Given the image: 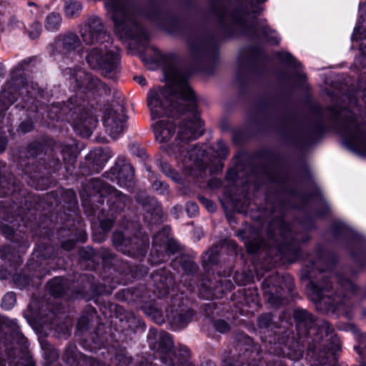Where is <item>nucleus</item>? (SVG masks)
<instances>
[{
    "label": "nucleus",
    "mask_w": 366,
    "mask_h": 366,
    "mask_svg": "<svg viewBox=\"0 0 366 366\" xmlns=\"http://www.w3.org/2000/svg\"><path fill=\"white\" fill-rule=\"evenodd\" d=\"M159 167L162 172L164 173L167 176L170 177L173 179L174 178L175 172L168 163L164 162H160Z\"/></svg>",
    "instance_id": "nucleus-63"
},
{
    "label": "nucleus",
    "mask_w": 366,
    "mask_h": 366,
    "mask_svg": "<svg viewBox=\"0 0 366 366\" xmlns=\"http://www.w3.org/2000/svg\"><path fill=\"white\" fill-rule=\"evenodd\" d=\"M110 45L107 44L88 49L86 61L92 69L101 70L105 77L114 79L119 72L120 56L119 49Z\"/></svg>",
    "instance_id": "nucleus-13"
},
{
    "label": "nucleus",
    "mask_w": 366,
    "mask_h": 366,
    "mask_svg": "<svg viewBox=\"0 0 366 366\" xmlns=\"http://www.w3.org/2000/svg\"><path fill=\"white\" fill-rule=\"evenodd\" d=\"M79 256L81 259L86 261H94L95 252L89 247H81L79 249Z\"/></svg>",
    "instance_id": "nucleus-54"
},
{
    "label": "nucleus",
    "mask_w": 366,
    "mask_h": 366,
    "mask_svg": "<svg viewBox=\"0 0 366 366\" xmlns=\"http://www.w3.org/2000/svg\"><path fill=\"white\" fill-rule=\"evenodd\" d=\"M54 150L60 152L63 157V160L66 165L67 171L71 170L76 159V148L73 144H64L62 142L55 143Z\"/></svg>",
    "instance_id": "nucleus-32"
},
{
    "label": "nucleus",
    "mask_w": 366,
    "mask_h": 366,
    "mask_svg": "<svg viewBox=\"0 0 366 366\" xmlns=\"http://www.w3.org/2000/svg\"><path fill=\"white\" fill-rule=\"evenodd\" d=\"M202 122L199 112L194 113L189 119H184L179 126V131L174 142L169 147L167 153L182 162L188 167L202 165L205 149L197 144H189L190 141L197 139L203 134Z\"/></svg>",
    "instance_id": "nucleus-7"
},
{
    "label": "nucleus",
    "mask_w": 366,
    "mask_h": 366,
    "mask_svg": "<svg viewBox=\"0 0 366 366\" xmlns=\"http://www.w3.org/2000/svg\"><path fill=\"white\" fill-rule=\"evenodd\" d=\"M124 319L127 324V327L132 330H135L142 325L140 320L137 319L132 312H127L124 316Z\"/></svg>",
    "instance_id": "nucleus-50"
},
{
    "label": "nucleus",
    "mask_w": 366,
    "mask_h": 366,
    "mask_svg": "<svg viewBox=\"0 0 366 366\" xmlns=\"http://www.w3.org/2000/svg\"><path fill=\"white\" fill-rule=\"evenodd\" d=\"M97 167H99L98 164L92 161L91 158L89 157V155H87L85 162L81 167V172L85 176L99 173L102 169L99 168L97 169Z\"/></svg>",
    "instance_id": "nucleus-43"
},
{
    "label": "nucleus",
    "mask_w": 366,
    "mask_h": 366,
    "mask_svg": "<svg viewBox=\"0 0 366 366\" xmlns=\"http://www.w3.org/2000/svg\"><path fill=\"white\" fill-rule=\"evenodd\" d=\"M80 280L82 285L76 291L75 295L70 291L68 280L59 277L50 280L48 282V288L49 292L54 297L66 296V298H74L80 296L86 300L100 295L104 291V287L102 285H95L87 274L81 275Z\"/></svg>",
    "instance_id": "nucleus-15"
},
{
    "label": "nucleus",
    "mask_w": 366,
    "mask_h": 366,
    "mask_svg": "<svg viewBox=\"0 0 366 366\" xmlns=\"http://www.w3.org/2000/svg\"><path fill=\"white\" fill-rule=\"evenodd\" d=\"M1 231L5 237L9 240H13L14 239V229L6 224H2L1 226Z\"/></svg>",
    "instance_id": "nucleus-62"
},
{
    "label": "nucleus",
    "mask_w": 366,
    "mask_h": 366,
    "mask_svg": "<svg viewBox=\"0 0 366 366\" xmlns=\"http://www.w3.org/2000/svg\"><path fill=\"white\" fill-rule=\"evenodd\" d=\"M152 187L153 190L157 192L159 194L164 195L168 193L169 185L164 182L155 180L152 183Z\"/></svg>",
    "instance_id": "nucleus-60"
},
{
    "label": "nucleus",
    "mask_w": 366,
    "mask_h": 366,
    "mask_svg": "<svg viewBox=\"0 0 366 366\" xmlns=\"http://www.w3.org/2000/svg\"><path fill=\"white\" fill-rule=\"evenodd\" d=\"M162 59L167 85L153 88L148 93L147 104L152 118L177 117L188 113L187 119H189L198 112L194 94L187 82L189 71L174 54L163 55Z\"/></svg>",
    "instance_id": "nucleus-3"
},
{
    "label": "nucleus",
    "mask_w": 366,
    "mask_h": 366,
    "mask_svg": "<svg viewBox=\"0 0 366 366\" xmlns=\"http://www.w3.org/2000/svg\"><path fill=\"white\" fill-rule=\"evenodd\" d=\"M82 9L80 2L75 0L66 1L64 5V12L67 17L72 18L79 15Z\"/></svg>",
    "instance_id": "nucleus-42"
},
{
    "label": "nucleus",
    "mask_w": 366,
    "mask_h": 366,
    "mask_svg": "<svg viewBox=\"0 0 366 366\" xmlns=\"http://www.w3.org/2000/svg\"><path fill=\"white\" fill-rule=\"evenodd\" d=\"M34 121L30 117H27L26 119L22 121L18 127V132H20L23 134H26L30 132L34 129Z\"/></svg>",
    "instance_id": "nucleus-59"
},
{
    "label": "nucleus",
    "mask_w": 366,
    "mask_h": 366,
    "mask_svg": "<svg viewBox=\"0 0 366 366\" xmlns=\"http://www.w3.org/2000/svg\"><path fill=\"white\" fill-rule=\"evenodd\" d=\"M213 326L215 330L220 333H227L231 329L230 325L227 321L222 319L214 320Z\"/></svg>",
    "instance_id": "nucleus-58"
},
{
    "label": "nucleus",
    "mask_w": 366,
    "mask_h": 366,
    "mask_svg": "<svg viewBox=\"0 0 366 366\" xmlns=\"http://www.w3.org/2000/svg\"><path fill=\"white\" fill-rule=\"evenodd\" d=\"M226 244L225 241H222L214 244L207 251L202 254V266L206 267L211 264L214 265L218 263V258L220 249Z\"/></svg>",
    "instance_id": "nucleus-34"
},
{
    "label": "nucleus",
    "mask_w": 366,
    "mask_h": 366,
    "mask_svg": "<svg viewBox=\"0 0 366 366\" xmlns=\"http://www.w3.org/2000/svg\"><path fill=\"white\" fill-rule=\"evenodd\" d=\"M274 325L275 323L270 312L262 313L257 317V326L261 329H268Z\"/></svg>",
    "instance_id": "nucleus-48"
},
{
    "label": "nucleus",
    "mask_w": 366,
    "mask_h": 366,
    "mask_svg": "<svg viewBox=\"0 0 366 366\" xmlns=\"http://www.w3.org/2000/svg\"><path fill=\"white\" fill-rule=\"evenodd\" d=\"M250 174L245 177L246 183L257 185L267 182L276 184L274 194L268 192L266 196L267 209L274 215L268 222L264 230H262L253 239L249 237L253 226L247 229L237 232V236L245 241V245L249 253H255L261 247L268 244L277 247V250L286 257L289 261H295L300 255V242L310 239L305 232L313 227V223L309 220L302 224L304 231H296L295 224L292 227L282 219L284 212L289 207H300L307 200L305 195L290 188L287 176L282 171L262 167L250 168Z\"/></svg>",
    "instance_id": "nucleus-1"
},
{
    "label": "nucleus",
    "mask_w": 366,
    "mask_h": 366,
    "mask_svg": "<svg viewBox=\"0 0 366 366\" xmlns=\"http://www.w3.org/2000/svg\"><path fill=\"white\" fill-rule=\"evenodd\" d=\"M326 259L325 250L318 247L315 257L308 256L305 260L300 272V280L307 282V287L317 310L327 315L337 312L351 318L352 297L357 289L344 275H334L328 271L333 263L326 262Z\"/></svg>",
    "instance_id": "nucleus-2"
},
{
    "label": "nucleus",
    "mask_w": 366,
    "mask_h": 366,
    "mask_svg": "<svg viewBox=\"0 0 366 366\" xmlns=\"http://www.w3.org/2000/svg\"><path fill=\"white\" fill-rule=\"evenodd\" d=\"M145 314L151 317L157 324H161L164 322L162 312L153 306L146 307Z\"/></svg>",
    "instance_id": "nucleus-51"
},
{
    "label": "nucleus",
    "mask_w": 366,
    "mask_h": 366,
    "mask_svg": "<svg viewBox=\"0 0 366 366\" xmlns=\"http://www.w3.org/2000/svg\"><path fill=\"white\" fill-rule=\"evenodd\" d=\"M61 199L64 204V207L69 211H74L78 204L76 193L72 189L65 190L61 194Z\"/></svg>",
    "instance_id": "nucleus-40"
},
{
    "label": "nucleus",
    "mask_w": 366,
    "mask_h": 366,
    "mask_svg": "<svg viewBox=\"0 0 366 366\" xmlns=\"http://www.w3.org/2000/svg\"><path fill=\"white\" fill-rule=\"evenodd\" d=\"M84 354L77 352L76 346L69 343L64 351L62 360L69 366H80V356Z\"/></svg>",
    "instance_id": "nucleus-36"
},
{
    "label": "nucleus",
    "mask_w": 366,
    "mask_h": 366,
    "mask_svg": "<svg viewBox=\"0 0 366 366\" xmlns=\"http://www.w3.org/2000/svg\"><path fill=\"white\" fill-rule=\"evenodd\" d=\"M26 341L15 322L0 317V366H6L3 350L9 358H15L19 350L16 345H24Z\"/></svg>",
    "instance_id": "nucleus-16"
},
{
    "label": "nucleus",
    "mask_w": 366,
    "mask_h": 366,
    "mask_svg": "<svg viewBox=\"0 0 366 366\" xmlns=\"http://www.w3.org/2000/svg\"><path fill=\"white\" fill-rule=\"evenodd\" d=\"M171 228L169 227H164L154 236V244L162 246L164 245L170 237Z\"/></svg>",
    "instance_id": "nucleus-45"
},
{
    "label": "nucleus",
    "mask_w": 366,
    "mask_h": 366,
    "mask_svg": "<svg viewBox=\"0 0 366 366\" xmlns=\"http://www.w3.org/2000/svg\"><path fill=\"white\" fill-rule=\"evenodd\" d=\"M252 121L304 144L312 143L324 130L321 117L304 127H295L292 121L281 112L280 99L275 96L264 97L258 101L252 110Z\"/></svg>",
    "instance_id": "nucleus-5"
},
{
    "label": "nucleus",
    "mask_w": 366,
    "mask_h": 366,
    "mask_svg": "<svg viewBox=\"0 0 366 366\" xmlns=\"http://www.w3.org/2000/svg\"><path fill=\"white\" fill-rule=\"evenodd\" d=\"M20 70H14L11 74V79L4 86L0 94V110H7L17 99L18 96L32 97L34 91Z\"/></svg>",
    "instance_id": "nucleus-18"
},
{
    "label": "nucleus",
    "mask_w": 366,
    "mask_h": 366,
    "mask_svg": "<svg viewBox=\"0 0 366 366\" xmlns=\"http://www.w3.org/2000/svg\"><path fill=\"white\" fill-rule=\"evenodd\" d=\"M87 187L86 195L81 194L84 212L87 216L97 217L101 228L107 232L114 227L116 216L131 203V199L100 179H91Z\"/></svg>",
    "instance_id": "nucleus-6"
},
{
    "label": "nucleus",
    "mask_w": 366,
    "mask_h": 366,
    "mask_svg": "<svg viewBox=\"0 0 366 366\" xmlns=\"http://www.w3.org/2000/svg\"><path fill=\"white\" fill-rule=\"evenodd\" d=\"M332 119L347 146L353 151L366 154V124H359L355 114L347 109L337 112L332 109Z\"/></svg>",
    "instance_id": "nucleus-11"
},
{
    "label": "nucleus",
    "mask_w": 366,
    "mask_h": 366,
    "mask_svg": "<svg viewBox=\"0 0 366 366\" xmlns=\"http://www.w3.org/2000/svg\"><path fill=\"white\" fill-rule=\"evenodd\" d=\"M18 186L16 179L6 164L0 162V196L11 194L14 189Z\"/></svg>",
    "instance_id": "nucleus-30"
},
{
    "label": "nucleus",
    "mask_w": 366,
    "mask_h": 366,
    "mask_svg": "<svg viewBox=\"0 0 366 366\" xmlns=\"http://www.w3.org/2000/svg\"><path fill=\"white\" fill-rule=\"evenodd\" d=\"M92 320L89 315H83L78 320L76 324V330L81 334L86 332L89 327Z\"/></svg>",
    "instance_id": "nucleus-56"
},
{
    "label": "nucleus",
    "mask_w": 366,
    "mask_h": 366,
    "mask_svg": "<svg viewBox=\"0 0 366 366\" xmlns=\"http://www.w3.org/2000/svg\"><path fill=\"white\" fill-rule=\"evenodd\" d=\"M87 105L85 99L71 97L61 105L51 104L47 112V117L53 121L66 120L72 124L79 135L89 137L97 120Z\"/></svg>",
    "instance_id": "nucleus-8"
},
{
    "label": "nucleus",
    "mask_w": 366,
    "mask_h": 366,
    "mask_svg": "<svg viewBox=\"0 0 366 366\" xmlns=\"http://www.w3.org/2000/svg\"><path fill=\"white\" fill-rule=\"evenodd\" d=\"M103 176L111 181L117 180L122 187L132 188L134 186V167L129 163L119 159L109 172H104Z\"/></svg>",
    "instance_id": "nucleus-23"
},
{
    "label": "nucleus",
    "mask_w": 366,
    "mask_h": 366,
    "mask_svg": "<svg viewBox=\"0 0 366 366\" xmlns=\"http://www.w3.org/2000/svg\"><path fill=\"white\" fill-rule=\"evenodd\" d=\"M262 66L261 54L257 47H252L242 51L239 57V75L253 74Z\"/></svg>",
    "instance_id": "nucleus-27"
},
{
    "label": "nucleus",
    "mask_w": 366,
    "mask_h": 366,
    "mask_svg": "<svg viewBox=\"0 0 366 366\" xmlns=\"http://www.w3.org/2000/svg\"><path fill=\"white\" fill-rule=\"evenodd\" d=\"M165 251L169 254H173L180 250V245L173 239L170 238L164 244Z\"/></svg>",
    "instance_id": "nucleus-61"
},
{
    "label": "nucleus",
    "mask_w": 366,
    "mask_h": 366,
    "mask_svg": "<svg viewBox=\"0 0 366 366\" xmlns=\"http://www.w3.org/2000/svg\"><path fill=\"white\" fill-rule=\"evenodd\" d=\"M138 232V224L127 222L113 233V244L118 250L127 255L143 254L148 243L139 236Z\"/></svg>",
    "instance_id": "nucleus-14"
},
{
    "label": "nucleus",
    "mask_w": 366,
    "mask_h": 366,
    "mask_svg": "<svg viewBox=\"0 0 366 366\" xmlns=\"http://www.w3.org/2000/svg\"><path fill=\"white\" fill-rule=\"evenodd\" d=\"M303 352L304 350L302 346L300 345L299 342L293 341L292 345H290L288 347V351L287 353L290 359L293 360H297L302 357Z\"/></svg>",
    "instance_id": "nucleus-47"
},
{
    "label": "nucleus",
    "mask_w": 366,
    "mask_h": 366,
    "mask_svg": "<svg viewBox=\"0 0 366 366\" xmlns=\"http://www.w3.org/2000/svg\"><path fill=\"white\" fill-rule=\"evenodd\" d=\"M16 302V295L14 292L6 293L1 302V307L5 310H9L11 308Z\"/></svg>",
    "instance_id": "nucleus-57"
},
{
    "label": "nucleus",
    "mask_w": 366,
    "mask_h": 366,
    "mask_svg": "<svg viewBox=\"0 0 366 366\" xmlns=\"http://www.w3.org/2000/svg\"><path fill=\"white\" fill-rule=\"evenodd\" d=\"M75 86L83 93L97 96H109L111 88L93 74L85 70H78L74 74Z\"/></svg>",
    "instance_id": "nucleus-20"
},
{
    "label": "nucleus",
    "mask_w": 366,
    "mask_h": 366,
    "mask_svg": "<svg viewBox=\"0 0 366 366\" xmlns=\"http://www.w3.org/2000/svg\"><path fill=\"white\" fill-rule=\"evenodd\" d=\"M277 56L283 63H285L290 66H293L296 69H298L300 64L297 62L295 58L290 53L280 52Z\"/></svg>",
    "instance_id": "nucleus-55"
},
{
    "label": "nucleus",
    "mask_w": 366,
    "mask_h": 366,
    "mask_svg": "<svg viewBox=\"0 0 366 366\" xmlns=\"http://www.w3.org/2000/svg\"><path fill=\"white\" fill-rule=\"evenodd\" d=\"M198 199L200 202V203H202L209 212H212L215 211L216 207L214 203L212 200L203 196H198Z\"/></svg>",
    "instance_id": "nucleus-64"
},
{
    "label": "nucleus",
    "mask_w": 366,
    "mask_h": 366,
    "mask_svg": "<svg viewBox=\"0 0 366 366\" xmlns=\"http://www.w3.org/2000/svg\"><path fill=\"white\" fill-rule=\"evenodd\" d=\"M187 41L195 64L205 71L211 72L217 61L216 37L205 31L198 30L192 31Z\"/></svg>",
    "instance_id": "nucleus-10"
},
{
    "label": "nucleus",
    "mask_w": 366,
    "mask_h": 366,
    "mask_svg": "<svg viewBox=\"0 0 366 366\" xmlns=\"http://www.w3.org/2000/svg\"><path fill=\"white\" fill-rule=\"evenodd\" d=\"M180 264L184 272L189 275H194L199 269L197 263L187 257H182Z\"/></svg>",
    "instance_id": "nucleus-44"
},
{
    "label": "nucleus",
    "mask_w": 366,
    "mask_h": 366,
    "mask_svg": "<svg viewBox=\"0 0 366 366\" xmlns=\"http://www.w3.org/2000/svg\"><path fill=\"white\" fill-rule=\"evenodd\" d=\"M79 33L82 41L87 45L100 47L112 44L109 32L102 19L97 16H90L80 24Z\"/></svg>",
    "instance_id": "nucleus-19"
},
{
    "label": "nucleus",
    "mask_w": 366,
    "mask_h": 366,
    "mask_svg": "<svg viewBox=\"0 0 366 366\" xmlns=\"http://www.w3.org/2000/svg\"><path fill=\"white\" fill-rule=\"evenodd\" d=\"M332 231L336 238H357L355 232L341 222H335L332 226Z\"/></svg>",
    "instance_id": "nucleus-37"
},
{
    "label": "nucleus",
    "mask_w": 366,
    "mask_h": 366,
    "mask_svg": "<svg viewBox=\"0 0 366 366\" xmlns=\"http://www.w3.org/2000/svg\"><path fill=\"white\" fill-rule=\"evenodd\" d=\"M262 285L272 307H279L286 303L285 289L292 297L294 296V279L290 274L280 276L277 273L272 274L262 282Z\"/></svg>",
    "instance_id": "nucleus-17"
},
{
    "label": "nucleus",
    "mask_w": 366,
    "mask_h": 366,
    "mask_svg": "<svg viewBox=\"0 0 366 366\" xmlns=\"http://www.w3.org/2000/svg\"><path fill=\"white\" fill-rule=\"evenodd\" d=\"M216 152L220 160L227 159L229 151L227 144L223 140L219 139L217 142Z\"/></svg>",
    "instance_id": "nucleus-52"
},
{
    "label": "nucleus",
    "mask_w": 366,
    "mask_h": 366,
    "mask_svg": "<svg viewBox=\"0 0 366 366\" xmlns=\"http://www.w3.org/2000/svg\"><path fill=\"white\" fill-rule=\"evenodd\" d=\"M44 145L36 141L28 144L26 150V157L29 162L25 164L24 171L26 174L33 177H39L43 173V169L46 168L44 163H41V159H36L43 152Z\"/></svg>",
    "instance_id": "nucleus-25"
},
{
    "label": "nucleus",
    "mask_w": 366,
    "mask_h": 366,
    "mask_svg": "<svg viewBox=\"0 0 366 366\" xmlns=\"http://www.w3.org/2000/svg\"><path fill=\"white\" fill-rule=\"evenodd\" d=\"M195 315L196 312L193 309L174 303L167 310V316L172 328L177 330L187 327Z\"/></svg>",
    "instance_id": "nucleus-24"
},
{
    "label": "nucleus",
    "mask_w": 366,
    "mask_h": 366,
    "mask_svg": "<svg viewBox=\"0 0 366 366\" xmlns=\"http://www.w3.org/2000/svg\"><path fill=\"white\" fill-rule=\"evenodd\" d=\"M150 277L155 288L154 292L159 298L166 297L169 293L170 288L174 285L172 272L165 268L154 271Z\"/></svg>",
    "instance_id": "nucleus-28"
},
{
    "label": "nucleus",
    "mask_w": 366,
    "mask_h": 366,
    "mask_svg": "<svg viewBox=\"0 0 366 366\" xmlns=\"http://www.w3.org/2000/svg\"><path fill=\"white\" fill-rule=\"evenodd\" d=\"M91 158L99 166V169H103L105 163L112 157V152L109 148H97L88 154Z\"/></svg>",
    "instance_id": "nucleus-35"
},
{
    "label": "nucleus",
    "mask_w": 366,
    "mask_h": 366,
    "mask_svg": "<svg viewBox=\"0 0 366 366\" xmlns=\"http://www.w3.org/2000/svg\"><path fill=\"white\" fill-rule=\"evenodd\" d=\"M135 201L142 207L147 214V217L150 216L154 222H157L162 219V210L156 198L149 196L145 192L139 191L135 196Z\"/></svg>",
    "instance_id": "nucleus-29"
},
{
    "label": "nucleus",
    "mask_w": 366,
    "mask_h": 366,
    "mask_svg": "<svg viewBox=\"0 0 366 366\" xmlns=\"http://www.w3.org/2000/svg\"><path fill=\"white\" fill-rule=\"evenodd\" d=\"M266 0H209L208 13L217 21L219 29L227 35L244 34L251 38L265 39L279 44L275 31L252 19L251 14H259V4Z\"/></svg>",
    "instance_id": "nucleus-4"
},
{
    "label": "nucleus",
    "mask_w": 366,
    "mask_h": 366,
    "mask_svg": "<svg viewBox=\"0 0 366 366\" xmlns=\"http://www.w3.org/2000/svg\"><path fill=\"white\" fill-rule=\"evenodd\" d=\"M29 37L32 39L38 38L42 31L41 25L38 21H34L26 28Z\"/></svg>",
    "instance_id": "nucleus-53"
},
{
    "label": "nucleus",
    "mask_w": 366,
    "mask_h": 366,
    "mask_svg": "<svg viewBox=\"0 0 366 366\" xmlns=\"http://www.w3.org/2000/svg\"><path fill=\"white\" fill-rule=\"evenodd\" d=\"M61 23V16L56 13H51L46 19L45 26L48 30L54 31L60 27Z\"/></svg>",
    "instance_id": "nucleus-46"
},
{
    "label": "nucleus",
    "mask_w": 366,
    "mask_h": 366,
    "mask_svg": "<svg viewBox=\"0 0 366 366\" xmlns=\"http://www.w3.org/2000/svg\"><path fill=\"white\" fill-rule=\"evenodd\" d=\"M105 6L112 14L116 27L126 38L134 40L144 46L149 37L137 20L129 0H107Z\"/></svg>",
    "instance_id": "nucleus-9"
},
{
    "label": "nucleus",
    "mask_w": 366,
    "mask_h": 366,
    "mask_svg": "<svg viewBox=\"0 0 366 366\" xmlns=\"http://www.w3.org/2000/svg\"><path fill=\"white\" fill-rule=\"evenodd\" d=\"M293 317L297 326L305 327L307 332L312 329L316 320L312 313L300 307L293 310Z\"/></svg>",
    "instance_id": "nucleus-33"
},
{
    "label": "nucleus",
    "mask_w": 366,
    "mask_h": 366,
    "mask_svg": "<svg viewBox=\"0 0 366 366\" xmlns=\"http://www.w3.org/2000/svg\"><path fill=\"white\" fill-rule=\"evenodd\" d=\"M359 10L360 20L355 30L357 32L362 34V31H366V3H360Z\"/></svg>",
    "instance_id": "nucleus-49"
},
{
    "label": "nucleus",
    "mask_w": 366,
    "mask_h": 366,
    "mask_svg": "<svg viewBox=\"0 0 366 366\" xmlns=\"http://www.w3.org/2000/svg\"><path fill=\"white\" fill-rule=\"evenodd\" d=\"M51 46L54 52L62 55H69L82 49L80 38L73 32L58 35Z\"/></svg>",
    "instance_id": "nucleus-26"
},
{
    "label": "nucleus",
    "mask_w": 366,
    "mask_h": 366,
    "mask_svg": "<svg viewBox=\"0 0 366 366\" xmlns=\"http://www.w3.org/2000/svg\"><path fill=\"white\" fill-rule=\"evenodd\" d=\"M149 347L161 354V362L164 366H174L189 358L190 353L185 347H180L177 350H173V341L170 335L165 331L158 332L155 328H150L147 335Z\"/></svg>",
    "instance_id": "nucleus-12"
},
{
    "label": "nucleus",
    "mask_w": 366,
    "mask_h": 366,
    "mask_svg": "<svg viewBox=\"0 0 366 366\" xmlns=\"http://www.w3.org/2000/svg\"><path fill=\"white\" fill-rule=\"evenodd\" d=\"M153 127L156 139L160 142L169 140L176 130V125L169 120L158 121Z\"/></svg>",
    "instance_id": "nucleus-31"
},
{
    "label": "nucleus",
    "mask_w": 366,
    "mask_h": 366,
    "mask_svg": "<svg viewBox=\"0 0 366 366\" xmlns=\"http://www.w3.org/2000/svg\"><path fill=\"white\" fill-rule=\"evenodd\" d=\"M312 329L315 330L317 335L321 337L315 340L317 342H320L323 336H329L333 335L334 329L331 325L325 320H316Z\"/></svg>",
    "instance_id": "nucleus-39"
},
{
    "label": "nucleus",
    "mask_w": 366,
    "mask_h": 366,
    "mask_svg": "<svg viewBox=\"0 0 366 366\" xmlns=\"http://www.w3.org/2000/svg\"><path fill=\"white\" fill-rule=\"evenodd\" d=\"M99 255L105 267H116L119 264V259L117 255L109 249L101 248L99 252Z\"/></svg>",
    "instance_id": "nucleus-38"
},
{
    "label": "nucleus",
    "mask_w": 366,
    "mask_h": 366,
    "mask_svg": "<svg viewBox=\"0 0 366 366\" xmlns=\"http://www.w3.org/2000/svg\"><path fill=\"white\" fill-rule=\"evenodd\" d=\"M237 348L242 357V363L244 362L247 366H263L260 360V347L254 344L253 340L244 333H239L237 336Z\"/></svg>",
    "instance_id": "nucleus-22"
},
{
    "label": "nucleus",
    "mask_w": 366,
    "mask_h": 366,
    "mask_svg": "<svg viewBox=\"0 0 366 366\" xmlns=\"http://www.w3.org/2000/svg\"><path fill=\"white\" fill-rule=\"evenodd\" d=\"M127 116L124 113V107L117 104L105 110L103 117V124L107 132L112 138H116L125 128Z\"/></svg>",
    "instance_id": "nucleus-21"
},
{
    "label": "nucleus",
    "mask_w": 366,
    "mask_h": 366,
    "mask_svg": "<svg viewBox=\"0 0 366 366\" xmlns=\"http://www.w3.org/2000/svg\"><path fill=\"white\" fill-rule=\"evenodd\" d=\"M58 152L56 150H54V147L52 148L51 152L48 156L47 162L41 159V163H44L46 168L43 169V171L45 169H51L53 172L58 171L61 167V162L59 158L56 156V153Z\"/></svg>",
    "instance_id": "nucleus-41"
}]
</instances>
